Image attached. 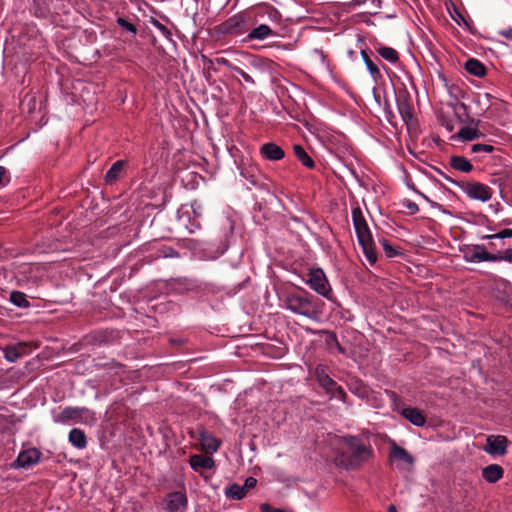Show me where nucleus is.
I'll return each instance as SVG.
<instances>
[{
	"instance_id": "29",
	"label": "nucleus",
	"mask_w": 512,
	"mask_h": 512,
	"mask_svg": "<svg viewBox=\"0 0 512 512\" xmlns=\"http://www.w3.org/2000/svg\"><path fill=\"white\" fill-rule=\"evenodd\" d=\"M380 243H381V245H382V247H383V250H384V252H385V254H386V256H387V257H389V258H393V257H396V256H398V255H400V254H401L398 250H396V249H395V248H394V247H393V246L388 242V240H386V239H381V240H380Z\"/></svg>"
},
{
	"instance_id": "28",
	"label": "nucleus",
	"mask_w": 512,
	"mask_h": 512,
	"mask_svg": "<svg viewBox=\"0 0 512 512\" xmlns=\"http://www.w3.org/2000/svg\"><path fill=\"white\" fill-rule=\"evenodd\" d=\"M10 300L13 304H15L18 307L29 306V302L27 301L25 294L18 291H13L10 294Z\"/></svg>"
},
{
	"instance_id": "37",
	"label": "nucleus",
	"mask_w": 512,
	"mask_h": 512,
	"mask_svg": "<svg viewBox=\"0 0 512 512\" xmlns=\"http://www.w3.org/2000/svg\"><path fill=\"white\" fill-rule=\"evenodd\" d=\"M233 71L237 72L240 76L243 77V79L248 82V83H251L253 84L254 83V80L252 79V77L250 75H248L247 73H245L242 69H240L239 67H236V68H233Z\"/></svg>"
},
{
	"instance_id": "21",
	"label": "nucleus",
	"mask_w": 512,
	"mask_h": 512,
	"mask_svg": "<svg viewBox=\"0 0 512 512\" xmlns=\"http://www.w3.org/2000/svg\"><path fill=\"white\" fill-rule=\"evenodd\" d=\"M450 165L455 170L461 172H470L473 168L472 164L463 156H452L450 158Z\"/></svg>"
},
{
	"instance_id": "32",
	"label": "nucleus",
	"mask_w": 512,
	"mask_h": 512,
	"mask_svg": "<svg viewBox=\"0 0 512 512\" xmlns=\"http://www.w3.org/2000/svg\"><path fill=\"white\" fill-rule=\"evenodd\" d=\"M493 150H494V147L492 145H488V144H474L471 147L472 153H479V152L490 153Z\"/></svg>"
},
{
	"instance_id": "14",
	"label": "nucleus",
	"mask_w": 512,
	"mask_h": 512,
	"mask_svg": "<svg viewBox=\"0 0 512 512\" xmlns=\"http://www.w3.org/2000/svg\"><path fill=\"white\" fill-rule=\"evenodd\" d=\"M199 441L206 453L216 452L220 446L219 440L205 431L200 433Z\"/></svg>"
},
{
	"instance_id": "7",
	"label": "nucleus",
	"mask_w": 512,
	"mask_h": 512,
	"mask_svg": "<svg viewBox=\"0 0 512 512\" xmlns=\"http://www.w3.org/2000/svg\"><path fill=\"white\" fill-rule=\"evenodd\" d=\"M390 458L399 461V469H410L414 465V457L404 448L393 444L391 447Z\"/></svg>"
},
{
	"instance_id": "9",
	"label": "nucleus",
	"mask_w": 512,
	"mask_h": 512,
	"mask_svg": "<svg viewBox=\"0 0 512 512\" xmlns=\"http://www.w3.org/2000/svg\"><path fill=\"white\" fill-rule=\"evenodd\" d=\"M187 506V497L184 493L176 491L168 495L167 510L170 512H184Z\"/></svg>"
},
{
	"instance_id": "40",
	"label": "nucleus",
	"mask_w": 512,
	"mask_h": 512,
	"mask_svg": "<svg viewBox=\"0 0 512 512\" xmlns=\"http://www.w3.org/2000/svg\"><path fill=\"white\" fill-rule=\"evenodd\" d=\"M500 35L507 39H512V28H507L505 30L500 31Z\"/></svg>"
},
{
	"instance_id": "4",
	"label": "nucleus",
	"mask_w": 512,
	"mask_h": 512,
	"mask_svg": "<svg viewBox=\"0 0 512 512\" xmlns=\"http://www.w3.org/2000/svg\"><path fill=\"white\" fill-rule=\"evenodd\" d=\"M307 283L315 292L327 298L332 291L325 273L320 268L310 270Z\"/></svg>"
},
{
	"instance_id": "1",
	"label": "nucleus",
	"mask_w": 512,
	"mask_h": 512,
	"mask_svg": "<svg viewBox=\"0 0 512 512\" xmlns=\"http://www.w3.org/2000/svg\"><path fill=\"white\" fill-rule=\"evenodd\" d=\"M373 454L370 446L366 445L356 436H345L341 440V446L337 452L334 463L336 466L350 470L357 469L367 462Z\"/></svg>"
},
{
	"instance_id": "42",
	"label": "nucleus",
	"mask_w": 512,
	"mask_h": 512,
	"mask_svg": "<svg viewBox=\"0 0 512 512\" xmlns=\"http://www.w3.org/2000/svg\"><path fill=\"white\" fill-rule=\"evenodd\" d=\"M260 508H261V511H262V512H274V511H275V509H273V508H272L269 504H267V503H263V504L261 505V507H260Z\"/></svg>"
},
{
	"instance_id": "17",
	"label": "nucleus",
	"mask_w": 512,
	"mask_h": 512,
	"mask_svg": "<svg viewBox=\"0 0 512 512\" xmlns=\"http://www.w3.org/2000/svg\"><path fill=\"white\" fill-rule=\"evenodd\" d=\"M214 460L208 456L202 455H193L190 458V465L194 470L202 469H211L214 467Z\"/></svg>"
},
{
	"instance_id": "38",
	"label": "nucleus",
	"mask_w": 512,
	"mask_h": 512,
	"mask_svg": "<svg viewBox=\"0 0 512 512\" xmlns=\"http://www.w3.org/2000/svg\"><path fill=\"white\" fill-rule=\"evenodd\" d=\"M215 62L219 65L226 66L227 68L233 70V68H236V66H233L226 58L218 57L215 59Z\"/></svg>"
},
{
	"instance_id": "43",
	"label": "nucleus",
	"mask_w": 512,
	"mask_h": 512,
	"mask_svg": "<svg viewBox=\"0 0 512 512\" xmlns=\"http://www.w3.org/2000/svg\"><path fill=\"white\" fill-rule=\"evenodd\" d=\"M6 173V169L3 166H0V184L2 183L3 176Z\"/></svg>"
},
{
	"instance_id": "12",
	"label": "nucleus",
	"mask_w": 512,
	"mask_h": 512,
	"mask_svg": "<svg viewBox=\"0 0 512 512\" xmlns=\"http://www.w3.org/2000/svg\"><path fill=\"white\" fill-rule=\"evenodd\" d=\"M503 475L504 470L498 464H490L482 469V477L488 483H496Z\"/></svg>"
},
{
	"instance_id": "18",
	"label": "nucleus",
	"mask_w": 512,
	"mask_h": 512,
	"mask_svg": "<svg viewBox=\"0 0 512 512\" xmlns=\"http://www.w3.org/2000/svg\"><path fill=\"white\" fill-rule=\"evenodd\" d=\"M124 166H125V161L124 160L116 161L111 166V168L107 171V173L105 175V182L107 184H112L115 181H117L119 179V177L121 176L123 170H124Z\"/></svg>"
},
{
	"instance_id": "31",
	"label": "nucleus",
	"mask_w": 512,
	"mask_h": 512,
	"mask_svg": "<svg viewBox=\"0 0 512 512\" xmlns=\"http://www.w3.org/2000/svg\"><path fill=\"white\" fill-rule=\"evenodd\" d=\"M117 23L124 29H126L127 31L133 33V34H136L137 33V28L136 26L129 22L128 20L124 19V18H121L119 17L117 19Z\"/></svg>"
},
{
	"instance_id": "45",
	"label": "nucleus",
	"mask_w": 512,
	"mask_h": 512,
	"mask_svg": "<svg viewBox=\"0 0 512 512\" xmlns=\"http://www.w3.org/2000/svg\"><path fill=\"white\" fill-rule=\"evenodd\" d=\"M334 341L336 342V344H337V347H338L339 351L343 353V352H344V350H343V349L341 348V346L338 344L337 339H336L335 337H334Z\"/></svg>"
},
{
	"instance_id": "22",
	"label": "nucleus",
	"mask_w": 512,
	"mask_h": 512,
	"mask_svg": "<svg viewBox=\"0 0 512 512\" xmlns=\"http://www.w3.org/2000/svg\"><path fill=\"white\" fill-rule=\"evenodd\" d=\"M83 412L84 409L82 408L67 407L57 416L56 420L59 422H66L69 420L78 419L81 417Z\"/></svg>"
},
{
	"instance_id": "25",
	"label": "nucleus",
	"mask_w": 512,
	"mask_h": 512,
	"mask_svg": "<svg viewBox=\"0 0 512 512\" xmlns=\"http://www.w3.org/2000/svg\"><path fill=\"white\" fill-rule=\"evenodd\" d=\"M272 34V30L269 26L265 24H261L258 27L254 28L249 34L248 37L250 39H259L262 40L266 38L268 35Z\"/></svg>"
},
{
	"instance_id": "20",
	"label": "nucleus",
	"mask_w": 512,
	"mask_h": 512,
	"mask_svg": "<svg viewBox=\"0 0 512 512\" xmlns=\"http://www.w3.org/2000/svg\"><path fill=\"white\" fill-rule=\"evenodd\" d=\"M69 441L78 449H83L87 445L85 433L81 429L74 428L69 433Z\"/></svg>"
},
{
	"instance_id": "27",
	"label": "nucleus",
	"mask_w": 512,
	"mask_h": 512,
	"mask_svg": "<svg viewBox=\"0 0 512 512\" xmlns=\"http://www.w3.org/2000/svg\"><path fill=\"white\" fill-rule=\"evenodd\" d=\"M479 132L475 128L472 127H462L458 132V137L464 140H474L478 137Z\"/></svg>"
},
{
	"instance_id": "39",
	"label": "nucleus",
	"mask_w": 512,
	"mask_h": 512,
	"mask_svg": "<svg viewBox=\"0 0 512 512\" xmlns=\"http://www.w3.org/2000/svg\"><path fill=\"white\" fill-rule=\"evenodd\" d=\"M153 24L161 31L163 35H170V31L167 29V27L161 24L158 20H153Z\"/></svg>"
},
{
	"instance_id": "8",
	"label": "nucleus",
	"mask_w": 512,
	"mask_h": 512,
	"mask_svg": "<svg viewBox=\"0 0 512 512\" xmlns=\"http://www.w3.org/2000/svg\"><path fill=\"white\" fill-rule=\"evenodd\" d=\"M463 257L468 262L495 261L493 254L488 253L483 246L468 247L463 251Z\"/></svg>"
},
{
	"instance_id": "3",
	"label": "nucleus",
	"mask_w": 512,
	"mask_h": 512,
	"mask_svg": "<svg viewBox=\"0 0 512 512\" xmlns=\"http://www.w3.org/2000/svg\"><path fill=\"white\" fill-rule=\"evenodd\" d=\"M286 306L294 313L318 321L322 314L323 303L314 297L292 294L286 298Z\"/></svg>"
},
{
	"instance_id": "19",
	"label": "nucleus",
	"mask_w": 512,
	"mask_h": 512,
	"mask_svg": "<svg viewBox=\"0 0 512 512\" xmlns=\"http://www.w3.org/2000/svg\"><path fill=\"white\" fill-rule=\"evenodd\" d=\"M465 69L468 73L477 77H483L486 74L485 66L479 60L474 58L466 61Z\"/></svg>"
},
{
	"instance_id": "41",
	"label": "nucleus",
	"mask_w": 512,
	"mask_h": 512,
	"mask_svg": "<svg viewBox=\"0 0 512 512\" xmlns=\"http://www.w3.org/2000/svg\"><path fill=\"white\" fill-rule=\"evenodd\" d=\"M407 208L409 209L410 213L413 214V213H416L418 211V206L417 204L413 203V202H409L407 204Z\"/></svg>"
},
{
	"instance_id": "11",
	"label": "nucleus",
	"mask_w": 512,
	"mask_h": 512,
	"mask_svg": "<svg viewBox=\"0 0 512 512\" xmlns=\"http://www.w3.org/2000/svg\"><path fill=\"white\" fill-rule=\"evenodd\" d=\"M261 155L271 161H278L284 158L285 152L284 150L277 144L273 142L265 143L260 148Z\"/></svg>"
},
{
	"instance_id": "2",
	"label": "nucleus",
	"mask_w": 512,
	"mask_h": 512,
	"mask_svg": "<svg viewBox=\"0 0 512 512\" xmlns=\"http://www.w3.org/2000/svg\"><path fill=\"white\" fill-rule=\"evenodd\" d=\"M352 220L362 251L369 264L374 265L377 261V253L372 234L368 228L367 222L360 207L353 208Z\"/></svg>"
},
{
	"instance_id": "33",
	"label": "nucleus",
	"mask_w": 512,
	"mask_h": 512,
	"mask_svg": "<svg viewBox=\"0 0 512 512\" xmlns=\"http://www.w3.org/2000/svg\"><path fill=\"white\" fill-rule=\"evenodd\" d=\"M493 255H494V258H496L494 262L502 261V260L512 262V248L507 249L503 253L493 254Z\"/></svg>"
},
{
	"instance_id": "36",
	"label": "nucleus",
	"mask_w": 512,
	"mask_h": 512,
	"mask_svg": "<svg viewBox=\"0 0 512 512\" xmlns=\"http://www.w3.org/2000/svg\"><path fill=\"white\" fill-rule=\"evenodd\" d=\"M257 484V480L253 477H248L246 480H245V483L243 485V488H245V492L247 493V491L251 488H254Z\"/></svg>"
},
{
	"instance_id": "34",
	"label": "nucleus",
	"mask_w": 512,
	"mask_h": 512,
	"mask_svg": "<svg viewBox=\"0 0 512 512\" xmlns=\"http://www.w3.org/2000/svg\"><path fill=\"white\" fill-rule=\"evenodd\" d=\"M508 237H512V229H504L496 234H493V235H487L485 236L484 238H487V239H494V238H500V239H503V238H508Z\"/></svg>"
},
{
	"instance_id": "26",
	"label": "nucleus",
	"mask_w": 512,
	"mask_h": 512,
	"mask_svg": "<svg viewBox=\"0 0 512 512\" xmlns=\"http://www.w3.org/2000/svg\"><path fill=\"white\" fill-rule=\"evenodd\" d=\"M378 53L381 57L391 63H396L399 59L398 52L391 47H381L379 48Z\"/></svg>"
},
{
	"instance_id": "47",
	"label": "nucleus",
	"mask_w": 512,
	"mask_h": 512,
	"mask_svg": "<svg viewBox=\"0 0 512 512\" xmlns=\"http://www.w3.org/2000/svg\"><path fill=\"white\" fill-rule=\"evenodd\" d=\"M274 512H288V511L283 510V509H275V511H274Z\"/></svg>"
},
{
	"instance_id": "15",
	"label": "nucleus",
	"mask_w": 512,
	"mask_h": 512,
	"mask_svg": "<svg viewBox=\"0 0 512 512\" xmlns=\"http://www.w3.org/2000/svg\"><path fill=\"white\" fill-rule=\"evenodd\" d=\"M402 416L416 426H423L426 422V417L417 408L407 407L402 410Z\"/></svg>"
},
{
	"instance_id": "46",
	"label": "nucleus",
	"mask_w": 512,
	"mask_h": 512,
	"mask_svg": "<svg viewBox=\"0 0 512 512\" xmlns=\"http://www.w3.org/2000/svg\"><path fill=\"white\" fill-rule=\"evenodd\" d=\"M365 1H366V0H355V3L359 5V4L364 3Z\"/></svg>"
},
{
	"instance_id": "16",
	"label": "nucleus",
	"mask_w": 512,
	"mask_h": 512,
	"mask_svg": "<svg viewBox=\"0 0 512 512\" xmlns=\"http://www.w3.org/2000/svg\"><path fill=\"white\" fill-rule=\"evenodd\" d=\"M315 374L319 384L328 392H332L335 389H340L339 387H337L336 382L325 373L323 368L317 367L315 370Z\"/></svg>"
},
{
	"instance_id": "30",
	"label": "nucleus",
	"mask_w": 512,
	"mask_h": 512,
	"mask_svg": "<svg viewBox=\"0 0 512 512\" xmlns=\"http://www.w3.org/2000/svg\"><path fill=\"white\" fill-rule=\"evenodd\" d=\"M361 55L367 65V68L369 69V71L375 75V74H378L379 73V70L377 68V66L372 62V60L369 58V56L367 55L366 51L362 50L361 51Z\"/></svg>"
},
{
	"instance_id": "13",
	"label": "nucleus",
	"mask_w": 512,
	"mask_h": 512,
	"mask_svg": "<svg viewBox=\"0 0 512 512\" xmlns=\"http://www.w3.org/2000/svg\"><path fill=\"white\" fill-rule=\"evenodd\" d=\"M27 353V344L18 343L14 346H7L4 349L5 359L9 362H15L17 359Z\"/></svg>"
},
{
	"instance_id": "6",
	"label": "nucleus",
	"mask_w": 512,
	"mask_h": 512,
	"mask_svg": "<svg viewBox=\"0 0 512 512\" xmlns=\"http://www.w3.org/2000/svg\"><path fill=\"white\" fill-rule=\"evenodd\" d=\"M509 440L503 435H490L486 439L483 450L490 455L503 456L507 453Z\"/></svg>"
},
{
	"instance_id": "35",
	"label": "nucleus",
	"mask_w": 512,
	"mask_h": 512,
	"mask_svg": "<svg viewBox=\"0 0 512 512\" xmlns=\"http://www.w3.org/2000/svg\"><path fill=\"white\" fill-rule=\"evenodd\" d=\"M399 110H400V113H401L402 118L404 119V121L407 122L408 120L412 119V114L409 111V108L407 106L399 104Z\"/></svg>"
},
{
	"instance_id": "24",
	"label": "nucleus",
	"mask_w": 512,
	"mask_h": 512,
	"mask_svg": "<svg viewBox=\"0 0 512 512\" xmlns=\"http://www.w3.org/2000/svg\"><path fill=\"white\" fill-rule=\"evenodd\" d=\"M225 494L229 498L240 500L246 495V492L243 486H240L238 484H232L226 487Z\"/></svg>"
},
{
	"instance_id": "23",
	"label": "nucleus",
	"mask_w": 512,
	"mask_h": 512,
	"mask_svg": "<svg viewBox=\"0 0 512 512\" xmlns=\"http://www.w3.org/2000/svg\"><path fill=\"white\" fill-rule=\"evenodd\" d=\"M293 150H294V153H295L296 157L298 158V160L301 161V163L305 167H307L309 169L314 168V166H315L314 161L311 159V157L307 154V152L301 145L295 144L293 146Z\"/></svg>"
},
{
	"instance_id": "5",
	"label": "nucleus",
	"mask_w": 512,
	"mask_h": 512,
	"mask_svg": "<svg viewBox=\"0 0 512 512\" xmlns=\"http://www.w3.org/2000/svg\"><path fill=\"white\" fill-rule=\"evenodd\" d=\"M468 197L482 202L489 201L492 197L490 187L479 182H462L459 184Z\"/></svg>"
},
{
	"instance_id": "10",
	"label": "nucleus",
	"mask_w": 512,
	"mask_h": 512,
	"mask_svg": "<svg viewBox=\"0 0 512 512\" xmlns=\"http://www.w3.org/2000/svg\"><path fill=\"white\" fill-rule=\"evenodd\" d=\"M40 459V452L37 449H28L21 452L15 464L17 467L27 468L36 464Z\"/></svg>"
},
{
	"instance_id": "44",
	"label": "nucleus",
	"mask_w": 512,
	"mask_h": 512,
	"mask_svg": "<svg viewBox=\"0 0 512 512\" xmlns=\"http://www.w3.org/2000/svg\"><path fill=\"white\" fill-rule=\"evenodd\" d=\"M388 512H397L396 507L394 505H390L388 507Z\"/></svg>"
}]
</instances>
